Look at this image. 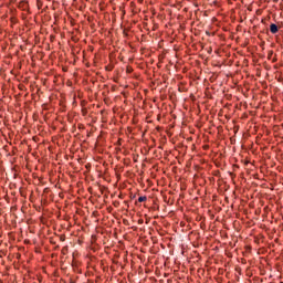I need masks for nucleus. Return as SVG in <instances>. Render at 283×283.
I'll use <instances>...</instances> for the list:
<instances>
[{
  "label": "nucleus",
  "mask_w": 283,
  "mask_h": 283,
  "mask_svg": "<svg viewBox=\"0 0 283 283\" xmlns=\"http://www.w3.org/2000/svg\"><path fill=\"white\" fill-rule=\"evenodd\" d=\"M270 32H271L272 34H277V32H279L277 24L272 23V24L270 25Z\"/></svg>",
  "instance_id": "obj_1"
},
{
  "label": "nucleus",
  "mask_w": 283,
  "mask_h": 283,
  "mask_svg": "<svg viewBox=\"0 0 283 283\" xmlns=\"http://www.w3.org/2000/svg\"><path fill=\"white\" fill-rule=\"evenodd\" d=\"M146 200H147L146 196H143V197L138 198V202H146Z\"/></svg>",
  "instance_id": "obj_2"
},
{
  "label": "nucleus",
  "mask_w": 283,
  "mask_h": 283,
  "mask_svg": "<svg viewBox=\"0 0 283 283\" xmlns=\"http://www.w3.org/2000/svg\"><path fill=\"white\" fill-rule=\"evenodd\" d=\"M274 1V3H277V1H280V0H273Z\"/></svg>",
  "instance_id": "obj_3"
}]
</instances>
